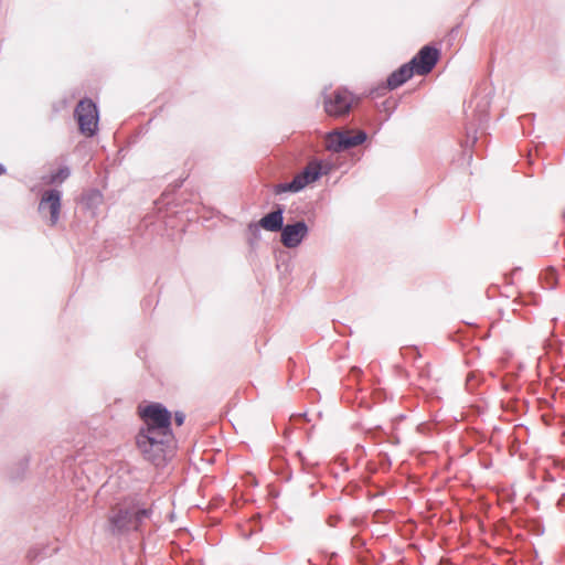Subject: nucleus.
Here are the masks:
<instances>
[{"instance_id":"1","label":"nucleus","mask_w":565,"mask_h":565,"mask_svg":"<svg viewBox=\"0 0 565 565\" xmlns=\"http://www.w3.org/2000/svg\"><path fill=\"white\" fill-rule=\"evenodd\" d=\"M139 415L143 426L136 437L137 447L146 460L161 466L173 443L171 414L163 405L152 403L139 407Z\"/></svg>"},{"instance_id":"2","label":"nucleus","mask_w":565,"mask_h":565,"mask_svg":"<svg viewBox=\"0 0 565 565\" xmlns=\"http://www.w3.org/2000/svg\"><path fill=\"white\" fill-rule=\"evenodd\" d=\"M149 515L150 510L137 504L126 502L116 504L109 511L107 530L115 536L138 531L143 520L148 519Z\"/></svg>"},{"instance_id":"3","label":"nucleus","mask_w":565,"mask_h":565,"mask_svg":"<svg viewBox=\"0 0 565 565\" xmlns=\"http://www.w3.org/2000/svg\"><path fill=\"white\" fill-rule=\"evenodd\" d=\"M324 166L320 161H311L308 166L290 182L279 183L275 186L274 192L276 194H281L286 192H299L308 184L317 181L322 174L327 173V169H323Z\"/></svg>"},{"instance_id":"4","label":"nucleus","mask_w":565,"mask_h":565,"mask_svg":"<svg viewBox=\"0 0 565 565\" xmlns=\"http://www.w3.org/2000/svg\"><path fill=\"white\" fill-rule=\"evenodd\" d=\"M77 119L79 131L87 136L93 137L97 131L98 126V110L97 106L90 99H82L74 111Z\"/></svg>"},{"instance_id":"5","label":"nucleus","mask_w":565,"mask_h":565,"mask_svg":"<svg viewBox=\"0 0 565 565\" xmlns=\"http://www.w3.org/2000/svg\"><path fill=\"white\" fill-rule=\"evenodd\" d=\"M367 135L363 130H359L355 135L350 136L348 131H331L326 136V148L332 152H341L350 148L363 143Z\"/></svg>"},{"instance_id":"6","label":"nucleus","mask_w":565,"mask_h":565,"mask_svg":"<svg viewBox=\"0 0 565 565\" xmlns=\"http://www.w3.org/2000/svg\"><path fill=\"white\" fill-rule=\"evenodd\" d=\"M62 209V192L57 189L45 190L40 199L38 211L42 216L49 215L50 226H55Z\"/></svg>"},{"instance_id":"7","label":"nucleus","mask_w":565,"mask_h":565,"mask_svg":"<svg viewBox=\"0 0 565 565\" xmlns=\"http://www.w3.org/2000/svg\"><path fill=\"white\" fill-rule=\"evenodd\" d=\"M352 100V95L347 89H337L324 97V109L330 116H343L349 114Z\"/></svg>"},{"instance_id":"8","label":"nucleus","mask_w":565,"mask_h":565,"mask_svg":"<svg viewBox=\"0 0 565 565\" xmlns=\"http://www.w3.org/2000/svg\"><path fill=\"white\" fill-rule=\"evenodd\" d=\"M438 58L439 51L434 46L425 45L411 60L409 64L417 75H426L435 67Z\"/></svg>"},{"instance_id":"9","label":"nucleus","mask_w":565,"mask_h":565,"mask_svg":"<svg viewBox=\"0 0 565 565\" xmlns=\"http://www.w3.org/2000/svg\"><path fill=\"white\" fill-rule=\"evenodd\" d=\"M308 232L309 230L305 221L287 224L280 230V241L285 247L295 248L307 237Z\"/></svg>"},{"instance_id":"10","label":"nucleus","mask_w":565,"mask_h":565,"mask_svg":"<svg viewBox=\"0 0 565 565\" xmlns=\"http://www.w3.org/2000/svg\"><path fill=\"white\" fill-rule=\"evenodd\" d=\"M415 73L414 67L406 63L394 71L386 81V88L390 90L396 89L407 82Z\"/></svg>"},{"instance_id":"11","label":"nucleus","mask_w":565,"mask_h":565,"mask_svg":"<svg viewBox=\"0 0 565 565\" xmlns=\"http://www.w3.org/2000/svg\"><path fill=\"white\" fill-rule=\"evenodd\" d=\"M262 228L269 232H280L284 226V209L278 206L275 211L264 215L259 221Z\"/></svg>"},{"instance_id":"12","label":"nucleus","mask_w":565,"mask_h":565,"mask_svg":"<svg viewBox=\"0 0 565 565\" xmlns=\"http://www.w3.org/2000/svg\"><path fill=\"white\" fill-rule=\"evenodd\" d=\"M470 104L475 105L473 113L476 114L479 125L486 122L488 119V111L490 107V100L488 96H475L471 99Z\"/></svg>"},{"instance_id":"13","label":"nucleus","mask_w":565,"mask_h":565,"mask_svg":"<svg viewBox=\"0 0 565 565\" xmlns=\"http://www.w3.org/2000/svg\"><path fill=\"white\" fill-rule=\"evenodd\" d=\"M71 175V170L68 167H62L57 171L53 172L50 175V179L46 181L47 184L62 183Z\"/></svg>"},{"instance_id":"14","label":"nucleus","mask_w":565,"mask_h":565,"mask_svg":"<svg viewBox=\"0 0 565 565\" xmlns=\"http://www.w3.org/2000/svg\"><path fill=\"white\" fill-rule=\"evenodd\" d=\"M247 228H248V232L254 236V238H256V239L259 238L260 228H262V225H259V222L249 223Z\"/></svg>"},{"instance_id":"15","label":"nucleus","mask_w":565,"mask_h":565,"mask_svg":"<svg viewBox=\"0 0 565 565\" xmlns=\"http://www.w3.org/2000/svg\"><path fill=\"white\" fill-rule=\"evenodd\" d=\"M39 555H40V551L36 547H32L28 551L26 558L30 562H33V561L38 559Z\"/></svg>"},{"instance_id":"16","label":"nucleus","mask_w":565,"mask_h":565,"mask_svg":"<svg viewBox=\"0 0 565 565\" xmlns=\"http://www.w3.org/2000/svg\"><path fill=\"white\" fill-rule=\"evenodd\" d=\"M184 419H185V415L183 413L177 412L174 414V420L178 426H181L184 423Z\"/></svg>"},{"instance_id":"17","label":"nucleus","mask_w":565,"mask_h":565,"mask_svg":"<svg viewBox=\"0 0 565 565\" xmlns=\"http://www.w3.org/2000/svg\"><path fill=\"white\" fill-rule=\"evenodd\" d=\"M477 136L476 134H473L472 136H470L469 134L467 135V139H466V143L467 145H470V146H473L477 141Z\"/></svg>"},{"instance_id":"18","label":"nucleus","mask_w":565,"mask_h":565,"mask_svg":"<svg viewBox=\"0 0 565 565\" xmlns=\"http://www.w3.org/2000/svg\"><path fill=\"white\" fill-rule=\"evenodd\" d=\"M28 467V459H24L23 462L21 463V469L22 471H24Z\"/></svg>"},{"instance_id":"19","label":"nucleus","mask_w":565,"mask_h":565,"mask_svg":"<svg viewBox=\"0 0 565 565\" xmlns=\"http://www.w3.org/2000/svg\"><path fill=\"white\" fill-rule=\"evenodd\" d=\"M7 172L4 166L0 163V175L4 174Z\"/></svg>"}]
</instances>
